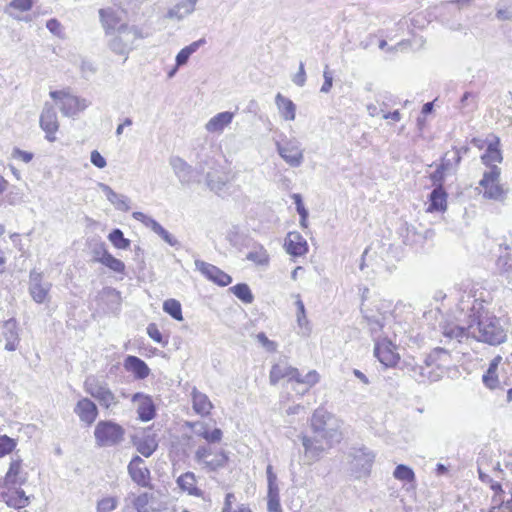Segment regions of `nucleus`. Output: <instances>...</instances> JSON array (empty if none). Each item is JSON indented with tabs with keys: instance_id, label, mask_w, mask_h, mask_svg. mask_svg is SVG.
<instances>
[{
	"instance_id": "obj_29",
	"label": "nucleus",
	"mask_w": 512,
	"mask_h": 512,
	"mask_svg": "<svg viewBox=\"0 0 512 512\" xmlns=\"http://www.w3.org/2000/svg\"><path fill=\"white\" fill-rule=\"evenodd\" d=\"M450 352L446 348L436 347L431 351V353L426 357L427 365H434L437 371H442L444 373V369L450 364Z\"/></svg>"
},
{
	"instance_id": "obj_61",
	"label": "nucleus",
	"mask_w": 512,
	"mask_h": 512,
	"mask_svg": "<svg viewBox=\"0 0 512 512\" xmlns=\"http://www.w3.org/2000/svg\"><path fill=\"white\" fill-rule=\"evenodd\" d=\"M90 161L94 166L100 169L107 165L105 158L97 150L91 152Z\"/></svg>"
},
{
	"instance_id": "obj_64",
	"label": "nucleus",
	"mask_w": 512,
	"mask_h": 512,
	"mask_svg": "<svg viewBox=\"0 0 512 512\" xmlns=\"http://www.w3.org/2000/svg\"><path fill=\"white\" fill-rule=\"evenodd\" d=\"M497 266L503 272H510L512 270V262L509 255L500 256L497 260Z\"/></svg>"
},
{
	"instance_id": "obj_10",
	"label": "nucleus",
	"mask_w": 512,
	"mask_h": 512,
	"mask_svg": "<svg viewBox=\"0 0 512 512\" xmlns=\"http://www.w3.org/2000/svg\"><path fill=\"white\" fill-rule=\"evenodd\" d=\"M395 349V345L387 337L382 339L377 338L375 341L374 355L384 367H394L400 359Z\"/></svg>"
},
{
	"instance_id": "obj_21",
	"label": "nucleus",
	"mask_w": 512,
	"mask_h": 512,
	"mask_svg": "<svg viewBox=\"0 0 512 512\" xmlns=\"http://www.w3.org/2000/svg\"><path fill=\"white\" fill-rule=\"evenodd\" d=\"M285 250L292 256H302L308 251L305 238L297 231L289 232L285 238Z\"/></svg>"
},
{
	"instance_id": "obj_52",
	"label": "nucleus",
	"mask_w": 512,
	"mask_h": 512,
	"mask_svg": "<svg viewBox=\"0 0 512 512\" xmlns=\"http://www.w3.org/2000/svg\"><path fill=\"white\" fill-rule=\"evenodd\" d=\"M468 107H471L472 110L477 107V95L472 92H465L460 100V109L464 110Z\"/></svg>"
},
{
	"instance_id": "obj_51",
	"label": "nucleus",
	"mask_w": 512,
	"mask_h": 512,
	"mask_svg": "<svg viewBox=\"0 0 512 512\" xmlns=\"http://www.w3.org/2000/svg\"><path fill=\"white\" fill-rule=\"evenodd\" d=\"M15 446L16 442L14 439L6 435H0V458L12 452Z\"/></svg>"
},
{
	"instance_id": "obj_1",
	"label": "nucleus",
	"mask_w": 512,
	"mask_h": 512,
	"mask_svg": "<svg viewBox=\"0 0 512 512\" xmlns=\"http://www.w3.org/2000/svg\"><path fill=\"white\" fill-rule=\"evenodd\" d=\"M469 314L458 318L460 324L446 326L443 330L445 338L456 339L461 343L464 338H473L478 342L497 346L507 340V329L500 318L490 315L484 310L482 302L474 300Z\"/></svg>"
},
{
	"instance_id": "obj_42",
	"label": "nucleus",
	"mask_w": 512,
	"mask_h": 512,
	"mask_svg": "<svg viewBox=\"0 0 512 512\" xmlns=\"http://www.w3.org/2000/svg\"><path fill=\"white\" fill-rule=\"evenodd\" d=\"M229 458L225 451L221 450L216 454H212V456L206 461L204 465V469L208 471H216L218 469L224 468L227 465Z\"/></svg>"
},
{
	"instance_id": "obj_57",
	"label": "nucleus",
	"mask_w": 512,
	"mask_h": 512,
	"mask_svg": "<svg viewBox=\"0 0 512 512\" xmlns=\"http://www.w3.org/2000/svg\"><path fill=\"white\" fill-rule=\"evenodd\" d=\"M258 342L269 352L276 351L277 344L274 341L268 339L264 332H260L256 335Z\"/></svg>"
},
{
	"instance_id": "obj_23",
	"label": "nucleus",
	"mask_w": 512,
	"mask_h": 512,
	"mask_svg": "<svg viewBox=\"0 0 512 512\" xmlns=\"http://www.w3.org/2000/svg\"><path fill=\"white\" fill-rule=\"evenodd\" d=\"M1 337L5 340V350L15 351L19 345V333L17 322L11 318L4 322L1 328Z\"/></svg>"
},
{
	"instance_id": "obj_3",
	"label": "nucleus",
	"mask_w": 512,
	"mask_h": 512,
	"mask_svg": "<svg viewBox=\"0 0 512 512\" xmlns=\"http://www.w3.org/2000/svg\"><path fill=\"white\" fill-rule=\"evenodd\" d=\"M150 36V33L143 26L122 25L118 30L108 35L109 49L118 55H127L135 47L137 40Z\"/></svg>"
},
{
	"instance_id": "obj_18",
	"label": "nucleus",
	"mask_w": 512,
	"mask_h": 512,
	"mask_svg": "<svg viewBox=\"0 0 512 512\" xmlns=\"http://www.w3.org/2000/svg\"><path fill=\"white\" fill-rule=\"evenodd\" d=\"M131 400L137 406L138 418L141 421L147 422L155 417V405L150 396L138 392L132 396Z\"/></svg>"
},
{
	"instance_id": "obj_11",
	"label": "nucleus",
	"mask_w": 512,
	"mask_h": 512,
	"mask_svg": "<svg viewBox=\"0 0 512 512\" xmlns=\"http://www.w3.org/2000/svg\"><path fill=\"white\" fill-rule=\"evenodd\" d=\"M51 283L44 281L43 274L36 270H31L29 274V293L32 299L42 304L49 298Z\"/></svg>"
},
{
	"instance_id": "obj_55",
	"label": "nucleus",
	"mask_w": 512,
	"mask_h": 512,
	"mask_svg": "<svg viewBox=\"0 0 512 512\" xmlns=\"http://www.w3.org/2000/svg\"><path fill=\"white\" fill-rule=\"evenodd\" d=\"M117 506V501L113 497H107L100 500L97 504V512H111Z\"/></svg>"
},
{
	"instance_id": "obj_31",
	"label": "nucleus",
	"mask_w": 512,
	"mask_h": 512,
	"mask_svg": "<svg viewBox=\"0 0 512 512\" xmlns=\"http://www.w3.org/2000/svg\"><path fill=\"white\" fill-rule=\"evenodd\" d=\"M320 380V376L316 370H311L305 375H301L299 370L296 368L295 375L291 376V381H295L298 385H304L303 389L294 388L296 393L304 395L311 387L317 384Z\"/></svg>"
},
{
	"instance_id": "obj_60",
	"label": "nucleus",
	"mask_w": 512,
	"mask_h": 512,
	"mask_svg": "<svg viewBox=\"0 0 512 512\" xmlns=\"http://www.w3.org/2000/svg\"><path fill=\"white\" fill-rule=\"evenodd\" d=\"M147 334L151 339L157 343H162L163 337L155 323H150L147 326Z\"/></svg>"
},
{
	"instance_id": "obj_19",
	"label": "nucleus",
	"mask_w": 512,
	"mask_h": 512,
	"mask_svg": "<svg viewBox=\"0 0 512 512\" xmlns=\"http://www.w3.org/2000/svg\"><path fill=\"white\" fill-rule=\"evenodd\" d=\"M128 472L132 480L140 486L146 487L149 483L150 471L145 466L144 460L135 456L128 465Z\"/></svg>"
},
{
	"instance_id": "obj_44",
	"label": "nucleus",
	"mask_w": 512,
	"mask_h": 512,
	"mask_svg": "<svg viewBox=\"0 0 512 512\" xmlns=\"http://www.w3.org/2000/svg\"><path fill=\"white\" fill-rule=\"evenodd\" d=\"M108 239L117 249L126 250L131 244V241L125 238L123 232L118 228L113 229L109 233Z\"/></svg>"
},
{
	"instance_id": "obj_53",
	"label": "nucleus",
	"mask_w": 512,
	"mask_h": 512,
	"mask_svg": "<svg viewBox=\"0 0 512 512\" xmlns=\"http://www.w3.org/2000/svg\"><path fill=\"white\" fill-rule=\"evenodd\" d=\"M212 456L211 448L208 446H199L195 452V460L198 464L204 465L206 464V461Z\"/></svg>"
},
{
	"instance_id": "obj_35",
	"label": "nucleus",
	"mask_w": 512,
	"mask_h": 512,
	"mask_svg": "<svg viewBox=\"0 0 512 512\" xmlns=\"http://www.w3.org/2000/svg\"><path fill=\"white\" fill-rule=\"evenodd\" d=\"M192 404L194 411L202 416H206L210 414L213 405L211 401L209 400L208 396L200 391H198L196 388H193L192 390Z\"/></svg>"
},
{
	"instance_id": "obj_36",
	"label": "nucleus",
	"mask_w": 512,
	"mask_h": 512,
	"mask_svg": "<svg viewBox=\"0 0 512 512\" xmlns=\"http://www.w3.org/2000/svg\"><path fill=\"white\" fill-rule=\"evenodd\" d=\"M429 206L427 211H444L447 207V193L442 185L437 186L432 190L429 196Z\"/></svg>"
},
{
	"instance_id": "obj_5",
	"label": "nucleus",
	"mask_w": 512,
	"mask_h": 512,
	"mask_svg": "<svg viewBox=\"0 0 512 512\" xmlns=\"http://www.w3.org/2000/svg\"><path fill=\"white\" fill-rule=\"evenodd\" d=\"M84 391L95 398L106 410H113L119 404V399L110 389L108 383L95 376H88L84 381Z\"/></svg>"
},
{
	"instance_id": "obj_12",
	"label": "nucleus",
	"mask_w": 512,
	"mask_h": 512,
	"mask_svg": "<svg viewBox=\"0 0 512 512\" xmlns=\"http://www.w3.org/2000/svg\"><path fill=\"white\" fill-rule=\"evenodd\" d=\"M194 264L195 268L199 270L208 280L221 287L228 286L232 282V277L230 275L213 264L198 259L195 260Z\"/></svg>"
},
{
	"instance_id": "obj_46",
	"label": "nucleus",
	"mask_w": 512,
	"mask_h": 512,
	"mask_svg": "<svg viewBox=\"0 0 512 512\" xmlns=\"http://www.w3.org/2000/svg\"><path fill=\"white\" fill-rule=\"evenodd\" d=\"M163 310L175 320H183L181 304L178 300L168 299L163 303Z\"/></svg>"
},
{
	"instance_id": "obj_16",
	"label": "nucleus",
	"mask_w": 512,
	"mask_h": 512,
	"mask_svg": "<svg viewBox=\"0 0 512 512\" xmlns=\"http://www.w3.org/2000/svg\"><path fill=\"white\" fill-rule=\"evenodd\" d=\"M132 217L135 220L142 222L146 227L150 228L154 233L161 237L170 246L179 245L178 240L171 235L162 225H160L155 219L145 215L142 212H133Z\"/></svg>"
},
{
	"instance_id": "obj_48",
	"label": "nucleus",
	"mask_w": 512,
	"mask_h": 512,
	"mask_svg": "<svg viewBox=\"0 0 512 512\" xmlns=\"http://www.w3.org/2000/svg\"><path fill=\"white\" fill-rule=\"evenodd\" d=\"M246 259L254 262L257 265L263 266L268 264L269 255L267 251L262 246H260L259 248L248 252Z\"/></svg>"
},
{
	"instance_id": "obj_20",
	"label": "nucleus",
	"mask_w": 512,
	"mask_h": 512,
	"mask_svg": "<svg viewBox=\"0 0 512 512\" xmlns=\"http://www.w3.org/2000/svg\"><path fill=\"white\" fill-rule=\"evenodd\" d=\"M74 412L87 425H91L98 416V408L89 398L80 399L74 408Z\"/></svg>"
},
{
	"instance_id": "obj_59",
	"label": "nucleus",
	"mask_w": 512,
	"mask_h": 512,
	"mask_svg": "<svg viewBox=\"0 0 512 512\" xmlns=\"http://www.w3.org/2000/svg\"><path fill=\"white\" fill-rule=\"evenodd\" d=\"M324 83L320 89L322 93H328L333 85V76L328 66L326 65L325 70L323 72Z\"/></svg>"
},
{
	"instance_id": "obj_37",
	"label": "nucleus",
	"mask_w": 512,
	"mask_h": 512,
	"mask_svg": "<svg viewBox=\"0 0 512 512\" xmlns=\"http://www.w3.org/2000/svg\"><path fill=\"white\" fill-rule=\"evenodd\" d=\"M26 481V473L23 472L21 460H13L5 475V485L23 484Z\"/></svg>"
},
{
	"instance_id": "obj_49",
	"label": "nucleus",
	"mask_w": 512,
	"mask_h": 512,
	"mask_svg": "<svg viewBox=\"0 0 512 512\" xmlns=\"http://www.w3.org/2000/svg\"><path fill=\"white\" fill-rule=\"evenodd\" d=\"M393 476L395 479L405 482H413L415 480V473L412 468L404 464L396 466Z\"/></svg>"
},
{
	"instance_id": "obj_43",
	"label": "nucleus",
	"mask_w": 512,
	"mask_h": 512,
	"mask_svg": "<svg viewBox=\"0 0 512 512\" xmlns=\"http://www.w3.org/2000/svg\"><path fill=\"white\" fill-rule=\"evenodd\" d=\"M158 443L152 436H146L137 444L138 452L144 457H150L157 449Z\"/></svg>"
},
{
	"instance_id": "obj_41",
	"label": "nucleus",
	"mask_w": 512,
	"mask_h": 512,
	"mask_svg": "<svg viewBox=\"0 0 512 512\" xmlns=\"http://www.w3.org/2000/svg\"><path fill=\"white\" fill-rule=\"evenodd\" d=\"M177 483L182 490L187 491L190 495L197 497L202 495V491L196 486V477L192 472L182 474L177 479Z\"/></svg>"
},
{
	"instance_id": "obj_34",
	"label": "nucleus",
	"mask_w": 512,
	"mask_h": 512,
	"mask_svg": "<svg viewBox=\"0 0 512 512\" xmlns=\"http://www.w3.org/2000/svg\"><path fill=\"white\" fill-rule=\"evenodd\" d=\"M292 373H296V368L288 365L287 363H277L272 366L269 374V382L271 385H276L281 379H288L291 381Z\"/></svg>"
},
{
	"instance_id": "obj_4",
	"label": "nucleus",
	"mask_w": 512,
	"mask_h": 512,
	"mask_svg": "<svg viewBox=\"0 0 512 512\" xmlns=\"http://www.w3.org/2000/svg\"><path fill=\"white\" fill-rule=\"evenodd\" d=\"M375 457V453L366 446L351 447L346 456L349 471L356 479L369 476Z\"/></svg>"
},
{
	"instance_id": "obj_26",
	"label": "nucleus",
	"mask_w": 512,
	"mask_h": 512,
	"mask_svg": "<svg viewBox=\"0 0 512 512\" xmlns=\"http://www.w3.org/2000/svg\"><path fill=\"white\" fill-rule=\"evenodd\" d=\"M169 164L182 184H189L191 182L193 169L184 159L173 156L170 158Z\"/></svg>"
},
{
	"instance_id": "obj_6",
	"label": "nucleus",
	"mask_w": 512,
	"mask_h": 512,
	"mask_svg": "<svg viewBox=\"0 0 512 512\" xmlns=\"http://www.w3.org/2000/svg\"><path fill=\"white\" fill-rule=\"evenodd\" d=\"M123 427L112 421H99L94 430L96 444L109 447L119 444L124 439Z\"/></svg>"
},
{
	"instance_id": "obj_32",
	"label": "nucleus",
	"mask_w": 512,
	"mask_h": 512,
	"mask_svg": "<svg viewBox=\"0 0 512 512\" xmlns=\"http://www.w3.org/2000/svg\"><path fill=\"white\" fill-rule=\"evenodd\" d=\"M133 506L137 512H169V508L167 506L155 507L153 505V496L149 493H142L135 497L133 500Z\"/></svg>"
},
{
	"instance_id": "obj_54",
	"label": "nucleus",
	"mask_w": 512,
	"mask_h": 512,
	"mask_svg": "<svg viewBox=\"0 0 512 512\" xmlns=\"http://www.w3.org/2000/svg\"><path fill=\"white\" fill-rule=\"evenodd\" d=\"M32 8V0H12L8 7L6 8V13H9L10 15H12V13L10 12V9H17L21 12H25V11H28Z\"/></svg>"
},
{
	"instance_id": "obj_38",
	"label": "nucleus",
	"mask_w": 512,
	"mask_h": 512,
	"mask_svg": "<svg viewBox=\"0 0 512 512\" xmlns=\"http://www.w3.org/2000/svg\"><path fill=\"white\" fill-rule=\"evenodd\" d=\"M501 361L502 357L500 355L493 358V360L489 364L487 371L483 375V383L485 384L486 387H488L491 390L496 389L500 386L497 370Z\"/></svg>"
},
{
	"instance_id": "obj_25",
	"label": "nucleus",
	"mask_w": 512,
	"mask_h": 512,
	"mask_svg": "<svg viewBox=\"0 0 512 512\" xmlns=\"http://www.w3.org/2000/svg\"><path fill=\"white\" fill-rule=\"evenodd\" d=\"M95 261L101 263L111 271L115 273H124L125 272V264L120 259L115 258L111 253H109L104 247H101L98 250H95Z\"/></svg>"
},
{
	"instance_id": "obj_17",
	"label": "nucleus",
	"mask_w": 512,
	"mask_h": 512,
	"mask_svg": "<svg viewBox=\"0 0 512 512\" xmlns=\"http://www.w3.org/2000/svg\"><path fill=\"white\" fill-rule=\"evenodd\" d=\"M198 0H179L170 7L163 18L172 22H181L195 11Z\"/></svg>"
},
{
	"instance_id": "obj_13",
	"label": "nucleus",
	"mask_w": 512,
	"mask_h": 512,
	"mask_svg": "<svg viewBox=\"0 0 512 512\" xmlns=\"http://www.w3.org/2000/svg\"><path fill=\"white\" fill-rule=\"evenodd\" d=\"M319 439L320 438L316 436L309 437L303 435L301 437L302 445L304 447V459L305 463L308 465L319 461L326 450V447L322 445Z\"/></svg>"
},
{
	"instance_id": "obj_45",
	"label": "nucleus",
	"mask_w": 512,
	"mask_h": 512,
	"mask_svg": "<svg viewBox=\"0 0 512 512\" xmlns=\"http://www.w3.org/2000/svg\"><path fill=\"white\" fill-rule=\"evenodd\" d=\"M230 291L242 302L252 303L254 297L249 286L245 283H239L230 288Z\"/></svg>"
},
{
	"instance_id": "obj_40",
	"label": "nucleus",
	"mask_w": 512,
	"mask_h": 512,
	"mask_svg": "<svg viewBox=\"0 0 512 512\" xmlns=\"http://www.w3.org/2000/svg\"><path fill=\"white\" fill-rule=\"evenodd\" d=\"M2 498L9 507L15 509L24 508L29 504V497L26 496L22 489H16L13 492L3 494Z\"/></svg>"
},
{
	"instance_id": "obj_47",
	"label": "nucleus",
	"mask_w": 512,
	"mask_h": 512,
	"mask_svg": "<svg viewBox=\"0 0 512 512\" xmlns=\"http://www.w3.org/2000/svg\"><path fill=\"white\" fill-rule=\"evenodd\" d=\"M236 501L234 493H227L224 501V505L221 512H252L249 505L240 504L237 508H233V504Z\"/></svg>"
},
{
	"instance_id": "obj_62",
	"label": "nucleus",
	"mask_w": 512,
	"mask_h": 512,
	"mask_svg": "<svg viewBox=\"0 0 512 512\" xmlns=\"http://www.w3.org/2000/svg\"><path fill=\"white\" fill-rule=\"evenodd\" d=\"M297 306V322L300 326H303L305 323H307V318L305 315V306L301 299H298L296 301Z\"/></svg>"
},
{
	"instance_id": "obj_7",
	"label": "nucleus",
	"mask_w": 512,
	"mask_h": 512,
	"mask_svg": "<svg viewBox=\"0 0 512 512\" xmlns=\"http://www.w3.org/2000/svg\"><path fill=\"white\" fill-rule=\"evenodd\" d=\"M501 169L498 166H492L484 172L479 185L484 189L483 197L487 199L502 201L506 197V191L500 184Z\"/></svg>"
},
{
	"instance_id": "obj_58",
	"label": "nucleus",
	"mask_w": 512,
	"mask_h": 512,
	"mask_svg": "<svg viewBox=\"0 0 512 512\" xmlns=\"http://www.w3.org/2000/svg\"><path fill=\"white\" fill-rule=\"evenodd\" d=\"M292 82L298 87H303L306 83V72L304 69V63L300 62L298 72L293 75Z\"/></svg>"
},
{
	"instance_id": "obj_24",
	"label": "nucleus",
	"mask_w": 512,
	"mask_h": 512,
	"mask_svg": "<svg viewBox=\"0 0 512 512\" xmlns=\"http://www.w3.org/2000/svg\"><path fill=\"white\" fill-rule=\"evenodd\" d=\"M123 366L127 372L132 373L139 380L147 378L150 374L148 365L137 356L128 355L124 360Z\"/></svg>"
},
{
	"instance_id": "obj_39",
	"label": "nucleus",
	"mask_w": 512,
	"mask_h": 512,
	"mask_svg": "<svg viewBox=\"0 0 512 512\" xmlns=\"http://www.w3.org/2000/svg\"><path fill=\"white\" fill-rule=\"evenodd\" d=\"M275 104L280 112V115L289 121H293L296 116V105L281 93H277L275 97Z\"/></svg>"
},
{
	"instance_id": "obj_15",
	"label": "nucleus",
	"mask_w": 512,
	"mask_h": 512,
	"mask_svg": "<svg viewBox=\"0 0 512 512\" xmlns=\"http://www.w3.org/2000/svg\"><path fill=\"white\" fill-rule=\"evenodd\" d=\"M40 127L46 133V139L50 142L55 141V133L59 128L57 113L52 105L46 103L40 116Z\"/></svg>"
},
{
	"instance_id": "obj_33",
	"label": "nucleus",
	"mask_w": 512,
	"mask_h": 512,
	"mask_svg": "<svg viewBox=\"0 0 512 512\" xmlns=\"http://www.w3.org/2000/svg\"><path fill=\"white\" fill-rule=\"evenodd\" d=\"M206 185L214 193L220 195L224 191L229 178L225 172L210 171L206 174Z\"/></svg>"
},
{
	"instance_id": "obj_63",
	"label": "nucleus",
	"mask_w": 512,
	"mask_h": 512,
	"mask_svg": "<svg viewBox=\"0 0 512 512\" xmlns=\"http://www.w3.org/2000/svg\"><path fill=\"white\" fill-rule=\"evenodd\" d=\"M12 157L17 158L25 163H29L33 159V154L31 152L15 148L12 152Z\"/></svg>"
},
{
	"instance_id": "obj_9",
	"label": "nucleus",
	"mask_w": 512,
	"mask_h": 512,
	"mask_svg": "<svg viewBox=\"0 0 512 512\" xmlns=\"http://www.w3.org/2000/svg\"><path fill=\"white\" fill-rule=\"evenodd\" d=\"M277 151L281 158L291 167H299L302 165L304 156L301 144L296 139H289L284 143H276Z\"/></svg>"
},
{
	"instance_id": "obj_56",
	"label": "nucleus",
	"mask_w": 512,
	"mask_h": 512,
	"mask_svg": "<svg viewBox=\"0 0 512 512\" xmlns=\"http://www.w3.org/2000/svg\"><path fill=\"white\" fill-rule=\"evenodd\" d=\"M222 435V430L215 428L212 431L204 430V432H201L200 437L204 438L209 443H218L221 441Z\"/></svg>"
},
{
	"instance_id": "obj_27",
	"label": "nucleus",
	"mask_w": 512,
	"mask_h": 512,
	"mask_svg": "<svg viewBox=\"0 0 512 512\" xmlns=\"http://www.w3.org/2000/svg\"><path fill=\"white\" fill-rule=\"evenodd\" d=\"M98 187L105 194L107 200L115 206L117 210L127 212L130 210V200L127 196L116 193L109 185L98 183Z\"/></svg>"
},
{
	"instance_id": "obj_28",
	"label": "nucleus",
	"mask_w": 512,
	"mask_h": 512,
	"mask_svg": "<svg viewBox=\"0 0 512 512\" xmlns=\"http://www.w3.org/2000/svg\"><path fill=\"white\" fill-rule=\"evenodd\" d=\"M233 118H234L233 112H229V111L220 112V113L216 114L215 116H213L205 124V129L209 133L221 134L224 131V129L232 123Z\"/></svg>"
},
{
	"instance_id": "obj_30",
	"label": "nucleus",
	"mask_w": 512,
	"mask_h": 512,
	"mask_svg": "<svg viewBox=\"0 0 512 512\" xmlns=\"http://www.w3.org/2000/svg\"><path fill=\"white\" fill-rule=\"evenodd\" d=\"M434 367V365H427L425 360L424 365L418 364L415 368L413 379L418 383L438 381L442 377V371L439 372Z\"/></svg>"
},
{
	"instance_id": "obj_22",
	"label": "nucleus",
	"mask_w": 512,
	"mask_h": 512,
	"mask_svg": "<svg viewBox=\"0 0 512 512\" xmlns=\"http://www.w3.org/2000/svg\"><path fill=\"white\" fill-rule=\"evenodd\" d=\"M482 162L489 166H497L495 163H501L503 160L502 153L500 150V139L499 137L491 134L487 139V148L485 153L481 157Z\"/></svg>"
},
{
	"instance_id": "obj_14",
	"label": "nucleus",
	"mask_w": 512,
	"mask_h": 512,
	"mask_svg": "<svg viewBox=\"0 0 512 512\" xmlns=\"http://www.w3.org/2000/svg\"><path fill=\"white\" fill-rule=\"evenodd\" d=\"M99 17L106 36L118 30L120 26L127 25L123 21L121 12L111 7L100 9Z\"/></svg>"
},
{
	"instance_id": "obj_8",
	"label": "nucleus",
	"mask_w": 512,
	"mask_h": 512,
	"mask_svg": "<svg viewBox=\"0 0 512 512\" xmlns=\"http://www.w3.org/2000/svg\"><path fill=\"white\" fill-rule=\"evenodd\" d=\"M50 96L59 103L62 114L67 117H73L89 106L86 99L71 95L64 90L51 91Z\"/></svg>"
},
{
	"instance_id": "obj_2",
	"label": "nucleus",
	"mask_w": 512,
	"mask_h": 512,
	"mask_svg": "<svg viewBox=\"0 0 512 512\" xmlns=\"http://www.w3.org/2000/svg\"><path fill=\"white\" fill-rule=\"evenodd\" d=\"M343 422L323 408L316 409L311 417V428L316 437L323 440L327 448L339 444L343 438Z\"/></svg>"
},
{
	"instance_id": "obj_50",
	"label": "nucleus",
	"mask_w": 512,
	"mask_h": 512,
	"mask_svg": "<svg viewBox=\"0 0 512 512\" xmlns=\"http://www.w3.org/2000/svg\"><path fill=\"white\" fill-rule=\"evenodd\" d=\"M365 319L367 320V324L369 326V329L374 336L375 340L377 338L380 339V335H377L378 332L382 330L384 327L383 323V317L382 316H365Z\"/></svg>"
}]
</instances>
